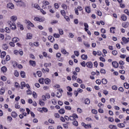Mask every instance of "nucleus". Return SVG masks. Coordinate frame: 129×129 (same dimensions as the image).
Returning <instances> with one entry per match:
<instances>
[{"label": "nucleus", "instance_id": "f257e3e1", "mask_svg": "<svg viewBox=\"0 0 129 129\" xmlns=\"http://www.w3.org/2000/svg\"><path fill=\"white\" fill-rule=\"evenodd\" d=\"M16 3V6L17 7H25V4L23 0H14Z\"/></svg>", "mask_w": 129, "mask_h": 129}, {"label": "nucleus", "instance_id": "f03ea898", "mask_svg": "<svg viewBox=\"0 0 129 129\" xmlns=\"http://www.w3.org/2000/svg\"><path fill=\"white\" fill-rule=\"evenodd\" d=\"M45 18L44 17H41V18H39V17H35L34 18V21H36L37 22H40L41 23L43 22H45Z\"/></svg>", "mask_w": 129, "mask_h": 129}, {"label": "nucleus", "instance_id": "7ed1b4c3", "mask_svg": "<svg viewBox=\"0 0 129 129\" xmlns=\"http://www.w3.org/2000/svg\"><path fill=\"white\" fill-rule=\"evenodd\" d=\"M24 22H25V24H27L29 27H32V28H34L35 27L34 24H33V23H32V22H31V21H30L28 20H25L24 21Z\"/></svg>", "mask_w": 129, "mask_h": 129}, {"label": "nucleus", "instance_id": "20e7f679", "mask_svg": "<svg viewBox=\"0 0 129 129\" xmlns=\"http://www.w3.org/2000/svg\"><path fill=\"white\" fill-rule=\"evenodd\" d=\"M7 8L11 9V10H14V9H15V6H14L13 3H9L7 4Z\"/></svg>", "mask_w": 129, "mask_h": 129}, {"label": "nucleus", "instance_id": "39448f33", "mask_svg": "<svg viewBox=\"0 0 129 129\" xmlns=\"http://www.w3.org/2000/svg\"><path fill=\"white\" fill-rule=\"evenodd\" d=\"M86 65H87V67H88V68H90V69H92L93 66V64L91 62V61L87 62Z\"/></svg>", "mask_w": 129, "mask_h": 129}, {"label": "nucleus", "instance_id": "423d86ee", "mask_svg": "<svg viewBox=\"0 0 129 129\" xmlns=\"http://www.w3.org/2000/svg\"><path fill=\"white\" fill-rule=\"evenodd\" d=\"M61 52L62 54H63L64 55H67V56L69 55V52H67L65 49H61Z\"/></svg>", "mask_w": 129, "mask_h": 129}, {"label": "nucleus", "instance_id": "0eeeda50", "mask_svg": "<svg viewBox=\"0 0 129 129\" xmlns=\"http://www.w3.org/2000/svg\"><path fill=\"white\" fill-rule=\"evenodd\" d=\"M112 65L114 68H117L118 67V63L115 61L112 62Z\"/></svg>", "mask_w": 129, "mask_h": 129}, {"label": "nucleus", "instance_id": "6e6552de", "mask_svg": "<svg viewBox=\"0 0 129 129\" xmlns=\"http://www.w3.org/2000/svg\"><path fill=\"white\" fill-rule=\"evenodd\" d=\"M48 39L49 40V41H50L51 43L54 42V41H55V39L54 38V37H53V36H49L48 37Z\"/></svg>", "mask_w": 129, "mask_h": 129}, {"label": "nucleus", "instance_id": "1a4fd4ad", "mask_svg": "<svg viewBox=\"0 0 129 129\" xmlns=\"http://www.w3.org/2000/svg\"><path fill=\"white\" fill-rule=\"evenodd\" d=\"M10 27L11 30H16V29H17L16 24L14 23H13V24H12V25L10 26Z\"/></svg>", "mask_w": 129, "mask_h": 129}, {"label": "nucleus", "instance_id": "9d476101", "mask_svg": "<svg viewBox=\"0 0 129 129\" xmlns=\"http://www.w3.org/2000/svg\"><path fill=\"white\" fill-rule=\"evenodd\" d=\"M29 63L31 66L35 67L36 66V61L34 60H30Z\"/></svg>", "mask_w": 129, "mask_h": 129}, {"label": "nucleus", "instance_id": "9b49d317", "mask_svg": "<svg viewBox=\"0 0 129 129\" xmlns=\"http://www.w3.org/2000/svg\"><path fill=\"white\" fill-rule=\"evenodd\" d=\"M11 115H12V117L16 118V117H17V116H18V114H17V112L13 111L11 113Z\"/></svg>", "mask_w": 129, "mask_h": 129}, {"label": "nucleus", "instance_id": "f8f14e48", "mask_svg": "<svg viewBox=\"0 0 129 129\" xmlns=\"http://www.w3.org/2000/svg\"><path fill=\"white\" fill-rule=\"evenodd\" d=\"M12 41L14 43H17V42H19L20 41V38L18 37H14L13 38Z\"/></svg>", "mask_w": 129, "mask_h": 129}, {"label": "nucleus", "instance_id": "ddd939ff", "mask_svg": "<svg viewBox=\"0 0 129 129\" xmlns=\"http://www.w3.org/2000/svg\"><path fill=\"white\" fill-rule=\"evenodd\" d=\"M85 11L86 13H88V14L90 13L91 11H90V7L87 6L85 8Z\"/></svg>", "mask_w": 129, "mask_h": 129}, {"label": "nucleus", "instance_id": "4468645a", "mask_svg": "<svg viewBox=\"0 0 129 129\" xmlns=\"http://www.w3.org/2000/svg\"><path fill=\"white\" fill-rule=\"evenodd\" d=\"M41 70H42V72H43V73H46V72H47L48 73H49V70L47 68H46L45 69H42Z\"/></svg>", "mask_w": 129, "mask_h": 129}, {"label": "nucleus", "instance_id": "2eb2a0df", "mask_svg": "<svg viewBox=\"0 0 129 129\" xmlns=\"http://www.w3.org/2000/svg\"><path fill=\"white\" fill-rule=\"evenodd\" d=\"M121 19L122 21H125L127 19V18L125 15H124V14H123L121 16Z\"/></svg>", "mask_w": 129, "mask_h": 129}, {"label": "nucleus", "instance_id": "dca6fc26", "mask_svg": "<svg viewBox=\"0 0 129 129\" xmlns=\"http://www.w3.org/2000/svg\"><path fill=\"white\" fill-rule=\"evenodd\" d=\"M20 75L22 78H25V77H26V73L24 71L21 72Z\"/></svg>", "mask_w": 129, "mask_h": 129}, {"label": "nucleus", "instance_id": "f3484780", "mask_svg": "<svg viewBox=\"0 0 129 129\" xmlns=\"http://www.w3.org/2000/svg\"><path fill=\"white\" fill-rule=\"evenodd\" d=\"M2 48L4 49V50H8L9 46H8L7 44H4L2 45Z\"/></svg>", "mask_w": 129, "mask_h": 129}, {"label": "nucleus", "instance_id": "a211bd4d", "mask_svg": "<svg viewBox=\"0 0 129 129\" xmlns=\"http://www.w3.org/2000/svg\"><path fill=\"white\" fill-rule=\"evenodd\" d=\"M81 58L83 60H87V55L83 54L81 55Z\"/></svg>", "mask_w": 129, "mask_h": 129}, {"label": "nucleus", "instance_id": "6ab92c4d", "mask_svg": "<svg viewBox=\"0 0 129 129\" xmlns=\"http://www.w3.org/2000/svg\"><path fill=\"white\" fill-rule=\"evenodd\" d=\"M7 67H3L2 68H1V71L2 72H3L4 73H5V72H7Z\"/></svg>", "mask_w": 129, "mask_h": 129}, {"label": "nucleus", "instance_id": "aec40b11", "mask_svg": "<svg viewBox=\"0 0 129 129\" xmlns=\"http://www.w3.org/2000/svg\"><path fill=\"white\" fill-rule=\"evenodd\" d=\"M59 113L60 114H64L65 113V110L63 108H61L59 110Z\"/></svg>", "mask_w": 129, "mask_h": 129}, {"label": "nucleus", "instance_id": "412c9836", "mask_svg": "<svg viewBox=\"0 0 129 129\" xmlns=\"http://www.w3.org/2000/svg\"><path fill=\"white\" fill-rule=\"evenodd\" d=\"M17 19L18 18H17V16H13L11 17V21H12L13 22H16Z\"/></svg>", "mask_w": 129, "mask_h": 129}, {"label": "nucleus", "instance_id": "4be33fe9", "mask_svg": "<svg viewBox=\"0 0 129 129\" xmlns=\"http://www.w3.org/2000/svg\"><path fill=\"white\" fill-rule=\"evenodd\" d=\"M85 31H88L89 26L87 23H84Z\"/></svg>", "mask_w": 129, "mask_h": 129}, {"label": "nucleus", "instance_id": "5701e85b", "mask_svg": "<svg viewBox=\"0 0 129 129\" xmlns=\"http://www.w3.org/2000/svg\"><path fill=\"white\" fill-rule=\"evenodd\" d=\"M51 63H45L44 64V67H45V68H47V67H51Z\"/></svg>", "mask_w": 129, "mask_h": 129}, {"label": "nucleus", "instance_id": "b1692460", "mask_svg": "<svg viewBox=\"0 0 129 129\" xmlns=\"http://www.w3.org/2000/svg\"><path fill=\"white\" fill-rule=\"evenodd\" d=\"M27 37L28 39H32V38H33V36H32V34L29 33L27 34Z\"/></svg>", "mask_w": 129, "mask_h": 129}, {"label": "nucleus", "instance_id": "393cba45", "mask_svg": "<svg viewBox=\"0 0 129 129\" xmlns=\"http://www.w3.org/2000/svg\"><path fill=\"white\" fill-rule=\"evenodd\" d=\"M24 87H26V83L22 82H21V89H24Z\"/></svg>", "mask_w": 129, "mask_h": 129}, {"label": "nucleus", "instance_id": "a878e982", "mask_svg": "<svg viewBox=\"0 0 129 129\" xmlns=\"http://www.w3.org/2000/svg\"><path fill=\"white\" fill-rule=\"evenodd\" d=\"M73 124L75 126H78V122L75 119V120L73 122Z\"/></svg>", "mask_w": 129, "mask_h": 129}, {"label": "nucleus", "instance_id": "bb28decb", "mask_svg": "<svg viewBox=\"0 0 129 129\" xmlns=\"http://www.w3.org/2000/svg\"><path fill=\"white\" fill-rule=\"evenodd\" d=\"M85 104H89L90 103V100L88 98L86 99L85 100Z\"/></svg>", "mask_w": 129, "mask_h": 129}, {"label": "nucleus", "instance_id": "cd10ccee", "mask_svg": "<svg viewBox=\"0 0 129 129\" xmlns=\"http://www.w3.org/2000/svg\"><path fill=\"white\" fill-rule=\"evenodd\" d=\"M102 83H103V84H107V80H106V79H102Z\"/></svg>", "mask_w": 129, "mask_h": 129}, {"label": "nucleus", "instance_id": "c85d7f7f", "mask_svg": "<svg viewBox=\"0 0 129 129\" xmlns=\"http://www.w3.org/2000/svg\"><path fill=\"white\" fill-rule=\"evenodd\" d=\"M6 55V51H3L1 53V58H4Z\"/></svg>", "mask_w": 129, "mask_h": 129}, {"label": "nucleus", "instance_id": "c756f323", "mask_svg": "<svg viewBox=\"0 0 129 129\" xmlns=\"http://www.w3.org/2000/svg\"><path fill=\"white\" fill-rule=\"evenodd\" d=\"M50 81H51L49 79H46L44 80V82L45 84H49L50 83Z\"/></svg>", "mask_w": 129, "mask_h": 129}, {"label": "nucleus", "instance_id": "7c9ffc66", "mask_svg": "<svg viewBox=\"0 0 129 129\" xmlns=\"http://www.w3.org/2000/svg\"><path fill=\"white\" fill-rule=\"evenodd\" d=\"M4 93H5V88H2L0 90V94H1V95H3Z\"/></svg>", "mask_w": 129, "mask_h": 129}, {"label": "nucleus", "instance_id": "2f4dec72", "mask_svg": "<svg viewBox=\"0 0 129 129\" xmlns=\"http://www.w3.org/2000/svg\"><path fill=\"white\" fill-rule=\"evenodd\" d=\"M124 87L126 88V89H128L129 88V84L127 83H124Z\"/></svg>", "mask_w": 129, "mask_h": 129}, {"label": "nucleus", "instance_id": "473e14b6", "mask_svg": "<svg viewBox=\"0 0 129 129\" xmlns=\"http://www.w3.org/2000/svg\"><path fill=\"white\" fill-rule=\"evenodd\" d=\"M42 3H43L44 6H47L48 5H50V3H49V2L47 1H43Z\"/></svg>", "mask_w": 129, "mask_h": 129}, {"label": "nucleus", "instance_id": "72a5a7b5", "mask_svg": "<svg viewBox=\"0 0 129 129\" xmlns=\"http://www.w3.org/2000/svg\"><path fill=\"white\" fill-rule=\"evenodd\" d=\"M39 104L41 106H44V105H45V103L44 102L42 101V100L40 99L39 100Z\"/></svg>", "mask_w": 129, "mask_h": 129}, {"label": "nucleus", "instance_id": "f704fd0d", "mask_svg": "<svg viewBox=\"0 0 129 129\" xmlns=\"http://www.w3.org/2000/svg\"><path fill=\"white\" fill-rule=\"evenodd\" d=\"M37 75L38 77H41L42 76V72L40 71L37 72Z\"/></svg>", "mask_w": 129, "mask_h": 129}, {"label": "nucleus", "instance_id": "c9c22d12", "mask_svg": "<svg viewBox=\"0 0 129 129\" xmlns=\"http://www.w3.org/2000/svg\"><path fill=\"white\" fill-rule=\"evenodd\" d=\"M114 29H115V27H111V28H110V33H113V34H114V30H114Z\"/></svg>", "mask_w": 129, "mask_h": 129}, {"label": "nucleus", "instance_id": "e433bc0d", "mask_svg": "<svg viewBox=\"0 0 129 129\" xmlns=\"http://www.w3.org/2000/svg\"><path fill=\"white\" fill-rule=\"evenodd\" d=\"M97 15H98V16H99V17H101L102 16V13H101V11H97Z\"/></svg>", "mask_w": 129, "mask_h": 129}, {"label": "nucleus", "instance_id": "4c0bfd02", "mask_svg": "<svg viewBox=\"0 0 129 129\" xmlns=\"http://www.w3.org/2000/svg\"><path fill=\"white\" fill-rule=\"evenodd\" d=\"M100 72V73H101V74H105V73H106L105 70H104L103 69H101Z\"/></svg>", "mask_w": 129, "mask_h": 129}, {"label": "nucleus", "instance_id": "58836bf2", "mask_svg": "<svg viewBox=\"0 0 129 129\" xmlns=\"http://www.w3.org/2000/svg\"><path fill=\"white\" fill-rule=\"evenodd\" d=\"M58 32L60 35H63V34H64V32L62 29H58Z\"/></svg>", "mask_w": 129, "mask_h": 129}, {"label": "nucleus", "instance_id": "ea45409f", "mask_svg": "<svg viewBox=\"0 0 129 129\" xmlns=\"http://www.w3.org/2000/svg\"><path fill=\"white\" fill-rule=\"evenodd\" d=\"M14 75L16 77H19V75H20V74L17 71H15V73H14Z\"/></svg>", "mask_w": 129, "mask_h": 129}, {"label": "nucleus", "instance_id": "a19ab883", "mask_svg": "<svg viewBox=\"0 0 129 129\" xmlns=\"http://www.w3.org/2000/svg\"><path fill=\"white\" fill-rule=\"evenodd\" d=\"M7 120L8 121H10V122H12V120H13V118L12 117L9 116L7 117Z\"/></svg>", "mask_w": 129, "mask_h": 129}, {"label": "nucleus", "instance_id": "79ce46f5", "mask_svg": "<svg viewBox=\"0 0 129 129\" xmlns=\"http://www.w3.org/2000/svg\"><path fill=\"white\" fill-rule=\"evenodd\" d=\"M34 8H35V9H37V10H40V6L37 4H34Z\"/></svg>", "mask_w": 129, "mask_h": 129}, {"label": "nucleus", "instance_id": "37998d69", "mask_svg": "<svg viewBox=\"0 0 129 129\" xmlns=\"http://www.w3.org/2000/svg\"><path fill=\"white\" fill-rule=\"evenodd\" d=\"M61 7L64 10H67V5L66 4H62Z\"/></svg>", "mask_w": 129, "mask_h": 129}, {"label": "nucleus", "instance_id": "c03bdc74", "mask_svg": "<svg viewBox=\"0 0 129 129\" xmlns=\"http://www.w3.org/2000/svg\"><path fill=\"white\" fill-rule=\"evenodd\" d=\"M62 96V94L60 93V92H58L56 94V97H58V98H60Z\"/></svg>", "mask_w": 129, "mask_h": 129}, {"label": "nucleus", "instance_id": "a18cd8bd", "mask_svg": "<svg viewBox=\"0 0 129 129\" xmlns=\"http://www.w3.org/2000/svg\"><path fill=\"white\" fill-rule=\"evenodd\" d=\"M53 37H54V38H59L60 35H59V34L54 33L53 34Z\"/></svg>", "mask_w": 129, "mask_h": 129}, {"label": "nucleus", "instance_id": "49530a36", "mask_svg": "<svg viewBox=\"0 0 129 129\" xmlns=\"http://www.w3.org/2000/svg\"><path fill=\"white\" fill-rule=\"evenodd\" d=\"M54 48L55 50H58V49H59V46L57 44H55L54 45Z\"/></svg>", "mask_w": 129, "mask_h": 129}, {"label": "nucleus", "instance_id": "de8ad7c7", "mask_svg": "<svg viewBox=\"0 0 129 129\" xmlns=\"http://www.w3.org/2000/svg\"><path fill=\"white\" fill-rule=\"evenodd\" d=\"M96 83L98 84V85H100V84H101V81L100 80H97L96 81Z\"/></svg>", "mask_w": 129, "mask_h": 129}, {"label": "nucleus", "instance_id": "09e8293b", "mask_svg": "<svg viewBox=\"0 0 129 129\" xmlns=\"http://www.w3.org/2000/svg\"><path fill=\"white\" fill-rule=\"evenodd\" d=\"M11 60V57L10 55H7L6 57V61H10Z\"/></svg>", "mask_w": 129, "mask_h": 129}, {"label": "nucleus", "instance_id": "8fccbe9b", "mask_svg": "<svg viewBox=\"0 0 129 129\" xmlns=\"http://www.w3.org/2000/svg\"><path fill=\"white\" fill-rule=\"evenodd\" d=\"M109 121H110L111 122H113V121H114V119H113V118L112 117H109Z\"/></svg>", "mask_w": 129, "mask_h": 129}, {"label": "nucleus", "instance_id": "3c124183", "mask_svg": "<svg viewBox=\"0 0 129 129\" xmlns=\"http://www.w3.org/2000/svg\"><path fill=\"white\" fill-rule=\"evenodd\" d=\"M118 126L119 127H124V124L123 123H119L118 124Z\"/></svg>", "mask_w": 129, "mask_h": 129}, {"label": "nucleus", "instance_id": "603ef678", "mask_svg": "<svg viewBox=\"0 0 129 129\" xmlns=\"http://www.w3.org/2000/svg\"><path fill=\"white\" fill-rule=\"evenodd\" d=\"M1 79L3 81H7V77H6L5 76L2 77Z\"/></svg>", "mask_w": 129, "mask_h": 129}, {"label": "nucleus", "instance_id": "864d4df0", "mask_svg": "<svg viewBox=\"0 0 129 129\" xmlns=\"http://www.w3.org/2000/svg\"><path fill=\"white\" fill-rule=\"evenodd\" d=\"M60 13H61L62 16H66V13L65 12L64 10H61L60 11Z\"/></svg>", "mask_w": 129, "mask_h": 129}, {"label": "nucleus", "instance_id": "5fc2aeb1", "mask_svg": "<svg viewBox=\"0 0 129 129\" xmlns=\"http://www.w3.org/2000/svg\"><path fill=\"white\" fill-rule=\"evenodd\" d=\"M72 115L74 118H78V115H77V114H76V113H73Z\"/></svg>", "mask_w": 129, "mask_h": 129}, {"label": "nucleus", "instance_id": "6e6d98bb", "mask_svg": "<svg viewBox=\"0 0 129 129\" xmlns=\"http://www.w3.org/2000/svg\"><path fill=\"white\" fill-rule=\"evenodd\" d=\"M118 90L119 91H120V92H123V91H124V90H123V88L121 87L118 88Z\"/></svg>", "mask_w": 129, "mask_h": 129}, {"label": "nucleus", "instance_id": "4d7b16f0", "mask_svg": "<svg viewBox=\"0 0 129 129\" xmlns=\"http://www.w3.org/2000/svg\"><path fill=\"white\" fill-rule=\"evenodd\" d=\"M110 102H111V103H114V102H115V100L114 99V98H111L110 99Z\"/></svg>", "mask_w": 129, "mask_h": 129}, {"label": "nucleus", "instance_id": "13d9d810", "mask_svg": "<svg viewBox=\"0 0 129 129\" xmlns=\"http://www.w3.org/2000/svg\"><path fill=\"white\" fill-rule=\"evenodd\" d=\"M122 27H123V28H127V24L125 23H122Z\"/></svg>", "mask_w": 129, "mask_h": 129}, {"label": "nucleus", "instance_id": "bf43d9fd", "mask_svg": "<svg viewBox=\"0 0 129 129\" xmlns=\"http://www.w3.org/2000/svg\"><path fill=\"white\" fill-rule=\"evenodd\" d=\"M92 113H94V114H96L97 113V110L93 109L92 110Z\"/></svg>", "mask_w": 129, "mask_h": 129}, {"label": "nucleus", "instance_id": "052dcab7", "mask_svg": "<svg viewBox=\"0 0 129 129\" xmlns=\"http://www.w3.org/2000/svg\"><path fill=\"white\" fill-rule=\"evenodd\" d=\"M32 95H33L34 98H37V94L36 93V92H33L32 93Z\"/></svg>", "mask_w": 129, "mask_h": 129}, {"label": "nucleus", "instance_id": "680f3d73", "mask_svg": "<svg viewBox=\"0 0 129 129\" xmlns=\"http://www.w3.org/2000/svg\"><path fill=\"white\" fill-rule=\"evenodd\" d=\"M74 53H75V55L77 56V57H78V56H79V52H78L77 51H75Z\"/></svg>", "mask_w": 129, "mask_h": 129}, {"label": "nucleus", "instance_id": "e2e57ef3", "mask_svg": "<svg viewBox=\"0 0 129 129\" xmlns=\"http://www.w3.org/2000/svg\"><path fill=\"white\" fill-rule=\"evenodd\" d=\"M77 82L78 83H80V84H81V83H82V80L81 79H80V78L77 79Z\"/></svg>", "mask_w": 129, "mask_h": 129}, {"label": "nucleus", "instance_id": "0e129e2a", "mask_svg": "<svg viewBox=\"0 0 129 129\" xmlns=\"http://www.w3.org/2000/svg\"><path fill=\"white\" fill-rule=\"evenodd\" d=\"M122 41L124 42V43H127V39L125 37H123L122 38Z\"/></svg>", "mask_w": 129, "mask_h": 129}, {"label": "nucleus", "instance_id": "69168bd1", "mask_svg": "<svg viewBox=\"0 0 129 129\" xmlns=\"http://www.w3.org/2000/svg\"><path fill=\"white\" fill-rule=\"evenodd\" d=\"M112 53L113 54V55H117V51L113 50L112 51Z\"/></svg>", "mask_w": 129, "mask_h": 129}, {"label": "nucleus", "instance_id": "338daca9", "mask_svg": "<svg viewBox=\"0 0 129 129\" xmlns=\"http://www.w3.org/2000/svg\"><path fill=\"white\" fill-rule=\"evenodd\" d=\"M42 110H43V111L44 112H48V109H47L45 107H43L42 108Z\"/></svg>", "mask_w": 129, "mask_h": 129}, {"label": "nucleus", "instance_id": "774afa93", "mask_svg": "<svg viewBox=\"0 0 129 129\" xmlns=\"http://www.w3.org/2000/svg\"><path fill=\"white\" fill-rule=\"evenodd\" d=\"M124 13L125 14H126V15H127V16H129V12H128V10H125L124 11Z\"/></svg>", "mask_w": 129, "mask_h": 129}]
</instances>
